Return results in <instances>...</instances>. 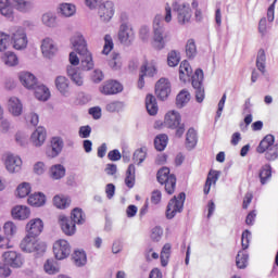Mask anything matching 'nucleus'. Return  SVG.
<instances>
[{
	"label": "nucleus",
	"instance_id": "obj_1",
	"mask_svg": "<svg viewBox=\"0 0 278 278\" xmlns=\"http://www.w3.org/2000/svg\"><path fill=\"white\" fill-rule=\"evenodd\" d=\"M71 43L74 47V51H76L70 53V63L72 66L79 65V56H77L78 53V55H80L81 71H92L94 68V61H92V53L88 51V46L84 35L77 33L72 37Z\"/></svg>",
	"mask_w": 278,
	"mask_h": 278
},
{
	"label": "nucleus",
	"instance_id": "obj_2",
	"mask_svg": "<svg viewBox=\"0 0 278 278\" xmlns=\"http://www.w3.org/2000/svg\"><path fill=\"white\" fill-rule=\"evenodd\" d=\"M166 42H168V33H166V28H164V16L157 14L153 20L152 47L156 51H162V49H165Z\"/></svg>",
	"mask_w": 278,
	"mask_h": 278
},
{
	"label": "nucleus",
	"instance_id": "obj_3",
	"mask_svg": "<svg viewBox=\"0 0 278 278\" xmlns=\"http://www.w3.org/2000/svg\"><path fill=\"white\" fill-rule=\"evenodd\" d=\"M20 249L24 253H34L35 255L40 256L45 255L47 252V243H45V241L38 240L33 235H27L22 239Z\"/></svg>",
	"mask_w": 278,
	"mask_h": 278
},
{
	"label": "nucleus",
	"instance_id": "obj_4",
	"mask_svg": "<svg viewBox=\"0 0 278 278\" xmlns=\"http://www.w3.org/2000/svg\"><path fill=\"white\" fill-rule=\"evenodd\" d=\"M156 179L161 186H164L165 192L168 194H175L177 177L170 174V169L168 167L161 168L156 174Z\"/></svg>",
	"mask_w": 278,
	"mask_h": 278
},
{
	"label": "nucleus",
	"instance_id": "obj_5",
	"mask_svg": "<svg viewBox=\"0 0 278 278\" xmlns=\"http://www.w3.org/2000/svg\"><path fill=\"white\" fill-rule=\"evenodd\" d=\"M184 203H186V193L184 192H180L178 197L172 198L167 204L166 218L172 220L174 216L181 214L184 212Z\"/></svg>",
	"mask_w": 278,
	"mask_h": 278
},
{
	"label": "nucleus",
	"instance_id": "obj_6",
	"mask_svg": "<svg viewBox=\"0 0 278 278\" xmlns=\"http://www.w3.org/2000/svg\"><path fill=\"white\" fill-rule=\"evenodd\" d=\"M173 10L174 12H177L179 25H186L187 23H190V18H192V9H190V4H179L178 2H174Z\"/></svg>",
	"mask_w": 278,
	"mask_h": 278
},
{
	"label": "nucleus",
	"instance_id": "obj_7",
	"mask_svg": "<svg viewBox=\"0 0 278 278\" xmlns=\"http://www.w3.org/2000/svg\"><path fill=\"white\" fill-rule=\"evenodd\" d=\"M27 33H25V28L18 27L11 35V45H13V49L16 51H23V49H27L28 45Z\"/></svg>",
	"mask_w": 278,
	"mask_h": 278
},
{
	"label": "nucleus",
	"instance_id": "obj_8",
	"mask_svg": "<svg viewBox=\"0 0 278 278\" xmlns=\"http://www.w3.org/2000/svg\"><path fill=\"white\" fill-rule=\"evenodd\" d=\"M115 12L114 2L108 0L99 5L98 16L102 23H110L114 18Z\"/></svg>",
	"mask_w": 278,
	"mask_h": 278
},
{
	"label": "nucleus",
	"instance_id": "obj_9",
	"mask_svg": "<svg viewBox=\"0 0 278 278\" xmlns=\"http://www.w3.org/2000/svg\"><path fill=\"white\" fill-rule=\"evenodd\" d=\"M53 253L56 260H66L71 255V244L68 241L60 239L53 244Z\"/></svg>",
	"mask_w": 278,
	"mask_h": 278
},
{
	"label": "nucleus",
	"instance_id": "obj_10",
	"mask_svg": "<svg viewBox=\"0 0 278 278\" xmlns=\"http://www.w3.org/2000/svg\"><path fill=\"white\" fill-rule=\"evenodd\" d=\"M117 38L121 42V45H124L125 47H129L131 42H134L136 38V34L134 33L132 26H119Z\"/></svg>",
	"mask_w": 278,
	"mask_h": 278
},
{
	"label": "nucleus",
	"instance_id": "obj_11",
	"mask_svg": "<svg viewBox=\"0 0 278 278\" xmlns=\"http://www.w3.org/2000/svg\"><path fill=\"white\" fill-rule=\"evenodd\" d=\"M155 94L161 101H166L170 94V81L166 78H161L155 85Z\"/></svg>",
	"mask_w": 278,
	"mask_h": 278
},
{
	"label": "nucleus",
	"instance_id": "obj_12",
	"mask_svg": "<svg viewBox=\"0 0 278 278\" xmlns=\"http://www.w3.org/2000/svg\"><path fill=\"white\" fill-rule=\"evenodd\" d=\"M3 260L5 265L11 266V268H21L23 266V256L16 251L4 252Z\"/></svg>",
	"mask_w": 278,
	"mask_h": 278
},
{
	"label": "nucleus",
	"instance_id": "obj_13",
	"mask_svg": "<svg viewBox=\"0 0 278 278\" xmlns=\"http://www.w3.org/2000/svg\"><path fill=\"white\" fill-rule=\"evenodd\" d=\"M64 149V141L60 137H53L51 140V146L47 148L46 155L47 157H58Z\"/></svg>",
	"mask_w": 278,
	"mask_h": 278
},
{
	"label": "nucleus",
	"instance_id": "obj_14",
	"mask_svg": "<svg viewBox=\"0 0 278 278\" xmlns=\"http://www.w3.org/2000/svg\"><path fill=\"white\" fill-rule=\"evenodd\" d=\"M4 166L9 173H18L23 166V161L20 156L8 154L4 161Z\"/></svg>",
	"mask_w": 278,
	"mask_h": 278
},
{
	"label": "nucleus",
	"instance_id": "obj_15",
	"mask_svg": "<svg viewBox=\"0 0 278 278\" xmlns=\"http://www.w3.org/2000/svg\"><path fill=\"white\" fill-rule=\"evenodd\" d=\"M100 92L102 94H118L123 92V85L116 80H108L100 87Z\"/></svg>",
	"mask_w": 278,
	"mask_h": 278
},
{
	"label": "nucleus",
	"instance_id": "obj_16",
	"mask_svg": "<svg viewBox=\"0 0 278 278\" xmlns=\"http://www.w3.org/2000/svg\"><path fill=\"white\" fill-rule=\"evenodd\" d=\"M59 224L65 236H75V231H77V227L75 226L76 224H74V222L71 220L68 217H66L65 215H60Z\"/></svg>",
	"mask_w": 278,
	"mask_h": 278
},
{
	"label": "nucleus",
	"instance_id": "obj_17",
	"mask_svg": "<svg viewBox=\"0 0 278 278\" xmlns=\"http://www.w3.org/2000/svg\"><path fill=\"white\" fill-rule=\"evenodd\" d=\"M165 127L168 129H177L181 125V115L177 111H170L165 115Z\"/></svg>",
	"mask_w": 278,
	"mask_h": 278
},
{
	"label": "nucleus",
	"instance_id": "obj_18",
	"mask_svg": "<svg viewBox=\"0 0 278 278\" xmlns=\"http://www.w3.org/2000/svg\"><path fill=\"white\" fill-rule=\"evenodd\" d=\"M18 79L22 86L28 90H33V88H36V85L38 84L36 76L29 72H21L18 74Z\"/></svg>",
	"mask_w": 278,
	"mask_h": 278
},
{
	"label": "nucleus",
	"instance_id": "obj_19",
	"mask_svg": "<svg viewBox=\"0 0 278 278\" xmlns=\"http://www.w3.org/2000/svg\"><path fill=\"white\" fill-rule=\"evenodd\" d=\"M28 236H34L38 238L39 233H42V229H45V224L40 218L31 219L26 226Z\"/></svg>",
	"mask_w": 278,
	"mask_h": 278
},
{
	"label": "nucleus",
	"instance_id": "obj_20",
	"mask_svg": "<svg viewBox=\"0 0 278 278\" xmlns=\"http://www.w3.org/2000/svg\"><path fill=\"white\" fill-rule=\"evenodd\" d=\"M8 110L12 116H21L23 114V103L16 97H12L8 102Z\"/></svg>",
	"mask_w": 278,
	"mask_h": 278
},
{
	"label": "nucleus",
	"instance_id": "obj_21",
	"mask_svg": "<svg viewBox=\"0 0 278 278\" xmlns=\"http://www.w3.org/2000/svg\"><path fill=\"white\" fill-rule=\"evenodd\" d=\"M41 51L45 58H53L55 53H58V48L53 43V40L50 38H46L41 43Z\"/></svg>",
	"mask_w": 278,
	"mask_h": 278
},
{
	"label": "nucleus",
	"instance_id": "obj_22",
	"mask_svg": "<svg viewBox=\"0 0 278 278\" xmlns=\"http://www.w3.org/2000/svg\"><path fill=\"white\" fill-rule=\"evenodd\" d=\"M30 140L35 147H42L47 140V131L42 127H38L31 135Z\"/></svg>",
	"mask_w": 278,
	"mask_h": 278
},
{
	"label": "nucleus",
	"instance_id": "obj_23",
	"mask_svg": "<svg viewBox=\"0 0 278 278\" xmlns=\"http://www.w3.org/2000/svg\"><path fill=\"white\" fill-rule=\"evenodd\" d=\"M274 146H275V136L266 135L260 142L258 147L256 148V152L266 153Z\"/></svg>",
	"mask_w": 278,
	"mask_h": 278
},
{
	"label": "nucleus",
	"instance_id": "obj_24",
	"mask_svg": "<svg viewBox=\"0 0 278 278\" xmlns=\"http://www.w3.org/2000/svg\"><path fill=\"white\" fill-rule=\"evenodd\" d=\"M67 75L76 86H84V76L75 66H67Z\"/></svg>",
	"mask_w": 278,
	"mask_h": 278
},
{
	"label": "nucleus",
	"instance_id": "obj_25",
	"mask_svg": "<svg viewBox=\"0 0 278 278\" xmlns=\"http://www.w3.org/2000/svg\"><path fill=\"white\" fill-rule=\"evenodd\" d=\"M0 14L9 21L14 20V9L10 0H0Z\"/></svg>",
	"mask_w": 278,
	"mask_h": 278
},
{
	"label": "nucleus",
	"instance_id": "obj_26",
	"mask_svg": "<svg viewBox=\"0 0 278 278\" xmlns=\"http://www.w3.org/2000/svg\"><path fill=\"white\" fill-rule=\"evenodd\" d=\"M33 90H35V97L38 101H49L51 91L47 86L37 84Z\"/></svg>",
	"mask_w": 278,
	"mask_h": 278
},
{
	"label": "nucleus",
	"instance_id": "obj_27",
	"mask_svg": "<svg viewBox=\"0 0 278 278\" xmlns=\"http://www.w3.org/2000/svg\"><path fill=\"white\" fill-rule=\"evenodd\" d=\"M146 108L150 116H155V114H157L160 108L157 106V100L154 98L153 94H148L146 97Z\"/></svg>",
	"mask_w": 278,
	"mask_h": 278
},
{
	"label": "nucleus",
	"instance_id": "obj_28",
	"mask_svg": "<svg viewBox=\"0 0 278 278\" xmlns=\"http://www.w3.org/2000/svg\"><path fill=\"white\" fill-rule=\"evenodd\" d=\"M29 214H30V212L27 206H15L12 210V216L16 220H25V219L29 218Z\"/></svg>",
	"mask_w": 278,
	"mask_h": 278
},
{
	"label": "nucleus",
	"instance_id": "obj_29",
	"mask_svg": "<svg viewBox=\"0 0 278 278\" xmlns=\"http://www.w3.org/2000/svg\"><path fill=\"white\" fill-rule=\"evenodd\" d=\"M258 177L262 186H266V184L270 181V177H273V168L270 165H264L258 172Z\"/></svg>",
	"mask_w": 278,
	"mask_h": 278
},
{
	"label": "nucleus",
	"instance_id": "obj_30",
	"mask_svg": "<svg viewBox=\"0 0 278 278\" xmlns=\"http://www.w3.org/2000/svg\"><path fill=\"white\" fill-rule=\"evenodd\" d=\"M66 175V168L62 164H55L50 167L51 179H62Z\"/></svg>",
	"mask_w": 278,
	"mask_h": 278
},
{
	"label": "nucleus",
	"instance_id": "obj_31",
	"mask_svg": "<svg viewBox=\"0 0 278 278\" xmlns=\"http://www.w3.org/2000/svg\"><path fill=\"white\" fill-rule=\"evenodd\" d=\"M73 262L78 268H81V266H86L88 262V256H86V252L84 250H76L73 253Z\"/></svg>",
	"mask_w": 278,
	"mask_h": 278
},
{
	"label": "nucleus",
	"instance_id": "obj_32",
	"mask_svg": "<svg viewBox=\"0 0 278 278\" xmlns=\"http://www.w3.org/2000/svg\"><path fill=\"white\" fill-rule=\"evenodd\" d=\"M12 5L18 12H29L34 8V2L31 0H13Z\"/></svg>",
	"mask_w": 278,
	"mask_h": 278
},
{
	"label": "nucleus",
	"instance_id": "obj_33",
	"mask_svg": "<svg viewBox=\"0 0 278 278\" xmlns=\"http://www.w3.org/2000/svg\"><path fill=\"white\" fill-rule=\"evenodd\" d=\"M55 86L56 90H59L61 94H63L64 97L68 94V78H66V76H58L55 78Z\"/></svg>",
	"mask_w": 278,
	"mask_h": 278
},
{
	"label": "nucleus",
	"instance_id": "obj_34",
	"mask_svg": "<svg viewBox=\"0 0 278 278\" xmlns=\"http://www.w3.org/2000/svg\"><path fill=\"white\" fill-rule=\"evenodd\" d=\"M256 68L262 73V75L266 74V52L264 49H260L256 55Z\"/></svg>",
	"mask_w": 278,
	"mask_h": 278
},
{
	"label": "nucleus",
	"instance_id": "obj_35",
	"mask_svg": "<svg viewBox=\"0 0 278 278\" xmlns=\"http://www.w3.org/2000/svg\"><path fill=\"white\" fill-rule=\"evenodd\" d=\"M46 202L47 199L42 193H34L28 198V205H31L33 207H42Z\"/></svg>",
	"mask_w": 278,
	"mask_h": 278
},
{
	"label": "nucleus",
	"instance_id": "obj_36",
	"mask_svg": "<svg viewBox=\"0 0 278 278\" xmlns=\"http://www.w3.org/2000/svg\"><path fill=\"white\" fill-rule=\"evenodd\" d=\"M218 177H220V174L216 170H211L208 173V176L204 185V194H210L212 184H216L218 181Z\"/></svg>",
	"mask_w": 278,
	"mask_h": 278
},
{
	"label": "nucleus",
	"instance_id": "obj_37",
	"mask_svg": "<svg viewBox=\"0 0 278 278\" xmlns=\"http://www.w3.org/2000/svg\"><path fill=\"white\" fill-rule=\"evenodd\" d=\"M125 184L127 188L136 186V166L134 164H130L126 170Z\"/></svg>",
	"mask_w": 278,
	"mask_h": 278
},
{
	"label": "nucleus",
	"instance_id": "obj_38",
	"mask_svg": "<svg viewBox=\"0 0 278 278\" xmlns=\"http://www.w3.org/2000/svg\"><path fill=\"white\" fill-rule=\"evenodd\" d=\"M3 231H4L5 238H9V240H12V238L15 237L16 233H18V226H16L14 222H7L3 225Z\"/></svg>",
	"mask_w": 278,
	"mask_h": 278
},
{
	"label": "nucleus",
	"instance_id": "obj_39",
	"mask_svg": "<svg viewBox=\"0 0 278 278\" xmlns=\"http://www.w3.org/2000/svg\"><path fill=\"white\" fill-rule=\"evenodd\" d=\"M197 130L189 128L186 135V147L187 149H194L198 142Z\"/></svg>",
	"mask_w": 278,
	"mask_h": 278
},
{
	"label": "nucleus",
	"instance_id": "obj_40",
	"mask_svg": "<svg viewBox=\"0 0 278 278\" xmlns=\"http://www.w3.org/2000/svg\"><path fill=\"white\" fill-rule=\"evenodd\" d=\"M60 12L62 16L66 18H71V16H75V12H77V8L73 3H62L60 5Z\"/></svg>",
	"mask_w": 278,
	"mask_h": 278
},
{
	"label": "nucleus",
	"instance_id": "obj_41",
	"mask_svg": "<svg viewBox=\"0 0 278 278\" xmlns=\"http://www.w3.org/2000/svg\"><path fill=\"white\" fill-rule=\"evenodd\" d=\"M75 225H84L86 223V215L81 208H74L71 214V219Z\"/></svg>",
	"mask_w": 278,
	"mask_h": 278
},
{
	"label": "nucleus",
	"instance_id": "obj_42",
	"mask_svg": "<svg viewBox=\"0 0 278 278\" xmlns=\"http://www.w3.org/2000/svg\"><path fill=\"white\" fill-rule=\"evenodd\" d=\"M1 60L5 66H18V56L14 52H5Z\"/></svg>",
	"mask_w": 278,
	"mask_h": 278
},
{
	"label": "nucleus",
	"instance_id": "obj_43",
	"mask_svg": "<svg viewBox=\"0 0 278 278\" xmlns=\"http://www.w3.org/2000/svg\"><path fill=\"white\" fill-rule=\"evenodd\" d=\"M45 273L48 275H56L60 273V266H58V262L53 258H48L43 265Z\"/></svg>",
	"mask_w": 278,
	"mask_h": 278
},
{
	"label": "nucleus",
	"instance_id": "obj_44",
	"mask_svg": "<svg viewBox=\"0 0 278 278\" xmlns=\"http://www.w3.org/2000/svg\"><path fill=\"white\" fill-rule=\"evenodd\" d=\"M192 74V67L188 61H182L179 66V79L180 81H186V77H190Z\"/></svg>",
	"mask_w": 278,
	"mask_h": 278
},
{
	"label": "nucleus",
	"instance_id": "obj_45",
	"mask_svg": "<svg viewBox=\"0 0 278 278\" xmlns=\"http://www.w3.org/2000/svg\"><path fill=\"white\" fill-rule=\"evenodd\" d=\"M12 45V38L8 33L0 31V53L8 51Z\"/></svg>",
	"mask_w": 278,
	"mask_h": 278
},
{
	"label": "nucleus",
	"instance_id": "obj_46",
	"mask_svg": "<svg viewBox=\"0 0 278 278\" xmlns=\"http://www.w3.org/2000/svg\"><path fill=\"white\" fill-rule=\"evenodd\" d=\"M192 86L194 88V90H200L201 88H203V70L198 68L194 73V75L192 76Z\"/></svg>",
	"mask_w": 278,
	"mask_h": 278
},
{
	"label": "nucleus",
	"instance_id": "obj_47",
	"mask_svg": "<svg viewBox=\"0 0 278 278\" xmlns=\"http://www.w3.org/2000/svg\"><path fill=\"white\" fill-rule=\"evenodd\" d=\"M168 144V136L167 135H159L154 139V147L156 151H164L166 146Z\"/></svg>",
	"mask_w": 278,
	"mask_h": 278
},
{
	"label": "nucleus",
	"instance_id": "obj_48",
	"mask_svg": "<svg viewBox=\"0 0 278 278\" xmlns=\"http://www.w3.org/2000/svg\"><path fill=\"white\" fill-rule=\"evenodd\" d=\"M237 268L244 269L249 264V254L240 251L236 257Z\"/></svg>",
	"mask_w": 278,
	"mask_h": 278
},
{
	"label": "nucleus",
	"instance_id": "obj_49",
	"mask_svg": "<svg viewBox=\"0 0 278 278\" xmlns=\"http://www.w3.org/2000/svg\"><path fill=\"white\" fill-rule=\"evenodd\" d=\"M190 101V92L182 90L176 98L177 108H184Z\"/></svg>",
	"mask_w": 278,
	"mask_h": 278
},
{
	"label": "nucleus",
	"instance_id": "obj_50",
	"mask_svg": "<svg viewBox=\"0 0 278 278\" xmlns=\"http://www.w3.org/2000/svg\"><path fill=\"white\" fill-rule=\"evenodd\" d=\"M156 73L157 70L153 64L144 63L140 68V74H142L143 77H154Z\"/></svg>",
	"mask_w": 278,
	"mask_h": 278
},
{
	"label": "nucleus",
	"instance_id": "obj_51",
	"mask_svg": "<svg viewBox=\"0 0 278 278\" xmlns=\"http://www.w3.org/2000/svg\"><path fill=\"white\" fill-rule=\"evenodd\" d=\"M53 203L59 210H66V207L71 205V200L65 197L55 195L53 198Z\"/></svg>",
	"mask_w": 278,
	"mask_h": 278
},
{
	"label": "nucleus",
	"instance_id": "obj_52",
	"mask_svg": "<svg viewBox=\"0 0 278 278\" xmlns=\"http://www.w3.org/2000/svg\"><path fill=\"white\" fill-rule=\"evenodd\" d=\"M168 257H170V243H166L161 251L162 266H168Z\"/></svg>",
	"mask_w": 278,
	"mask_h": 278
},
{
	"label": "nucleus",
	"instance_id": "obj_53",
	"mask_svg": "<svg viewBox=\"0 0 278 278\" xmlns=\"http://www.w3.org/2000/svg\"><path fill=\"white\" fill-rule=\"evenodd\" d=\"M132 160L137 164H142L144 160H147V149L146 148H140L135 151L132 155Z\"/></svg>",
	"mask_w": 278,
	"mask_h": 278
},
{
	"label": "nucleus",
	"instance_id": "obj_54",
	"mask_svg": "<svg viewBox=\"0 0 278 278\" xmlns=\"http://www.w3.org/2000/svg\"><path fill=\"white\" fill-rule=\"evenodd\" d=\"M41 21L46 27H55L56 25V17L53 13H45L41 17Z\"/></svg>",
	"mask_w": 278,
	"mask_h": 278
},
{
	"label": "nucleus",
	"instance_id": "obj_55",
	"mask_svg": "<svg viewBox=\"0 0 278 278\" xmlns=\"http://www.w3.org/2000/svg\"><path fill=\"white\" fill-rule=\"evenodd\" d=\"M109 66L111 68H113V71H118V68H121L122 66V62H121V54L113 52L111 55V60L109 61Z\"/></svg>",
	"mask_w": 278,
	"mask_h": 278
},
{
	"label": "nucleus",
	"instance_id": "obj_56",
	"mask_svg": "<svg viewBox=\"0 0 278 278\" xmlns=\"http://www.w3.org/2000/svg\"><path fill=\"white\" fill-rule=\"evenodd\" d=\"M181 60V56H179V52L173 50L167 55V64L168 66L175 67L177 64H179V61Z\"/></svg>",
	"mask_w": 278,
	"mask_h": 278
},
{
	"label": "nucleus",
	"instance_id": "obj_57",
	"mask_svg": "<svg viewBox=\"0 0 278 278\" xmlns=\"http://www.w3.org/2000/svg\"><path fill=\"white\" fill-rule=\"evenodd\" d=\"M265 160H268V162H275V160H278V143L274 144V147L269 148L267 152H265Z\"/></svg>",
	"mask_w": 278,
	"mask_h": 278
},
{
	"label": "nucleus",
	"instance_id": "obj_58",
	"mask_svg": "<svg viewBox=\"0 0 278 278\" xmlns=\"http://www.w3.org/2000/svg\"><path fill=\"white\" fill-rule=\"evenodd\" d=\"M186 53L189 59H192L197 55V45L194 39H189L186 45Z\"/></svg>",
	"mask_w": 278,
	"mask_h": 278
},
{
	"label": "nucleus",
	"instance_id": "obj_59",
	"mask_svg": "<svg viewBox=\"0 0 278 278\" xmlns=\"http://www.w3.org/2000/svg\"><path fill=\"white\" fill-rule=\"evenodd\" d=\"M31 192V186L28 182H23L17 187V195L20 199H25Z\"/></svg>",
	"mask_w": 278,
	"mask_h": 278
},
{
	"label": "nucleus",
	"instance_id": "obj_60",
	"mask_svg": "<svg viewBox=\"0 0 278 278\" xmlns=\"http://www.w3.org/2000/svg\"><path fill=\"white\" fill-rule=\"evenodd\" d=\"M253 236L251 235V230H244L241 235V247L243 251H247L249 249V244H251V239Z\"/></svg>",
	"mask_w": 278,
	"mask_h": 278
},
{
	"label": "nucleus",
	"instance_id": "obj_61",
	"mask_svg": "<svg viewBox=\"0 0 278 278\" xmlns=\"http://www.w3.org/2000/svg\"><path fill=\"white\" fill-rule=\"evenodd\" d=\"M90 79L93 84H101V81L105 79V75L103 74V71L97 68L91 73Z\"/></svg>",
	"mask_w": 278,
	"mask_h": 278
},
{
	"label": "nucleus",
	"instance_id": "obj_62",
	"mask_svg": "<svg viewBox=\"0 0 278 278\" xmlns=\"http://www.w3.org/2000/svg\"><path fill=\"white\" fill-rule=\"evenodd\" d=\"M112 49H114V41L112 40V36L105 35L104 36V47H103L102 53L104 55H108V53H110V51H112Z\"/></svg>",
	"mask_w": 278,
	"mask_h": 278
},
{
	"label": "nucleus",
	"instance_id": "obj_63",
	"mask_svg": "<svg viewBox=\"0 0 278 278\" xmlns=\"http://www.w3.org/2000/svg\"><path fill=\"white\" fill-rule=\"evenodd\" d=\"M91 134H92V127H90L89 125L79 127V130H78L79 138H83V139L90 138Z\"/></svg>",
	"mask_w": 278,
	"mask_h": 278
},
{
	"label": "nucleus",
	"instance_id": "obj_64",
	"mask_svg": "<svg viewBox=\"0 0 278 278\" xmlns=\"http://www.w3.org/2000/svg\"><path fill=\"white\" fill-rule=\"evenodd\" d=\"M26 123H28L33 127H36L38 126V123H40V117L36 113H29L26 115Z\"/></svg>",
	"mask_w": 278,
	"mask_h": 278
}]
</instances>
